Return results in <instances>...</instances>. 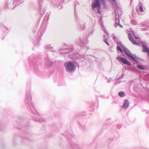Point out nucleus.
<instances>
[{"mask_svg":"<svg viewBox=\"0 0 149 149\" xmlns=\"http://www.w3.org/2000/svg\"><path fill=\"white\" fill-rule=\"evenodd\" d=\"M122 14V10L121 8H117L115 12L112 14V16L115 17V27L118 26H120V27L122 28L123 26L120 24V17Z\"/></svg>","mask_w":149,"mask_h":149,"instance_id":"1","label":"nucleus"},{"mask_svg":"<svg viewBox=\"0 0 149 149\" xmlns=\"http://www.w3.org/2000/svg\"><path fill=\"white\" fill-rule=\"evenodd\" d=\"M50 15V13H47L45 16L44 18L43 22L42 24V26L40 29H38V31L37 33V37H41L46 27L45 28L43 27V25L44 24H46L47 23V22L49 18V16Z\"/></svg>","mask_w":149,"mask_h":149,"instance_id":"2","label":"nucleus"},{"mask_svg":"<svg viewBox=\"0 0 149 149\" xmlns=\"http://www.w3.org/2000/svg\"><path fill=\"white\" fill-rule=\"evenodd\" d=\"M64 65L67 71L70 72L75 70V66L71 62H66L64 63Z\"/></svg>","mask_w":149,"mask_h":149,"instance_id":"3","label":"nucleus"},{"mask_svg":"<svg viewBox=\"0 0 149 149\" xmlns=\"http://www.w3.org/2000/svg\"><path fill=\"white\" fill-rule=\"evenodd\" d=\"M96 7L97 8V12L100 14L101 13L100 10L101 9V4L99 0H95V2L93 3L92 5V8L93 10Z\"/></svg>","mask_w":149,"mask_h":149,"instance_id":"4","label":"nucleus"},{"mask_svg":"<svg viewBox=\"0 0 149 149\" xmlns=\"http://www.w3.org/2000/svg\"><path fill=\"white\" fill-rule=\"evenodd\" d=\"M140 27H143L140 29L141 31H147L148 29V27L149 26V22H143L139 24Z\"/></svg>","mask_w":149,"mask_h":149,"instance_id":"5","label":"nucleus"},{"mask_svg":"<svg viewBox=\"0 0 149 149\" xmlns=\"http://www.w3.org/2000/svg\"><path fill=\"white\" fill-rule=\"evenodd\" d=\"M125 52L126 54L129 57H130L134 61H137V57L134 55L132 54L127 49L125 50Z\"/></svg>","mask_w":149,"mask_h":149,"instance_id":"6","label":"nucleus"},{"mask_svg":"<svg viewBox=\"0 0 149 149\" xmlns=\"http://www.w3.org/2000/svg\"><path fill=\"white\" fill-rule=\"evenodd\" d=\"M139 7V12H138V13L140 15L142 14V12L144 11L143 9V3L141 2H139V6H138Z\"/></svg>","mask_w":149,"mask_h":149,"instance_id":"7","label":"nucleus"},{"mask_svg":"<svg viewBox=\"0 0 149 149\" xmlns=\"http://www.w3.org/2000/svg\"><path fill=\"white\" fill-rule=\"evenodd\" d=\"M78 25V28L81 31H83L85 29L86 26L84 22H80Z\"/></svg>","mask_w":149,"mask_h":149,"instance_id":"8","label":"nucleus"},{"mask_svg":"<svg viewBox=\"0 0 149 149\" xmlns=\"http://www.w3.org/2000/svg\"><path fill=\"white\" fill-rule=\"evenodd\" d=\"M38 11L41 15H43L45 12V10L42 5L39 6Z\"/></svg>","mask_w":149,"mask_h":149,"instance_id":"9","label":"nucleus"},{"mask_svg":"<svg viewBox=\"0 0 149 149\" xmlns=\"http://www.w3.org/2000/svg\"><path fill=\"white\" fill-rule=\"evenodd\" d=\"M120 61L122 63L125 65H131L130 62L128 61L125 58L123 57L121 58Z\"/></svg>","mask_w":149,"mask_h":149,"instance_id":"10","label":"nucleus"},{"mask_svg":"<svg viewBox=\"0 0 149 149\" xmlns=\"http://www.w3.org/2000/svg\"><path fill=\"white\" fill-rule=\"evenodd\" d=\"M141 45H142V47H143V52H146L149 55V49L143 44H142Z\"/></svg>","mask_w":149,"mask_h":149,"instance_id":"11","label":"nucleus"},{"mask_svg":"<svg viewBox=\"0 0 149 149\" xmlns=\"http://www.w3.org/2000/svg\"><path fill=\"white\" fill-rule=\"evenodd\" d=\"M22 0H14L13 3V5L16 4V5H18L22 2Z\"/></svg>","mask_w":149,"mask_h":149,"instance_id":"12","label":"nucleus"},{"mask_svg":"<svg viewBox=\"0 0 149 149\" xmlns=\"http://www.w3.org/2000/svg\"><path fill=\"white\" fill-rule=\"evenodd\" d=\"M56 3H54L53 6L56 8L58 7L60 4L61 2L60 1L58 0H57V1H55Z\"/></svg>","mask_w":149,"mask_h":149,"instance_id":"13","label":"nucleus"},{"mask_svg":"<svg viewBox=\"0 0 149 149\" xmlns=\"http://www.w3.org/2000/svg\"><path fill=\"white\" fill-rule=\"evenodd\" d=\"M11 0H7V5H8V6L11 9H13L14 8L15 6L16 5L14 6V7L13 8H12L10 5V4L11 3Z\"/></svg>","mask_w":149,"mask_h":149,"instance_id":"14","label":"nucleus"},{"mask_svg":"<svg viewBox=\"0 0 149 149\" xmlns=\"http://www.w3.org/2000/svg\"><path fill=\"white\" fill-rule=\"evenodd\" d=\"M129 105V103L127 100H125V102L123 105V107L124 109L127 108L128 106Z\"/></svg>","mask_w":149,"mask_h":149,"instance_id":"15","label":"nucleus"},{"mask_svg":"<svg viewBox=\"0 0 149 149\" xmlns=\"http://www.w3.org/2000/svg\"><path fill=\"white\" fill-rule=\"evenodd\" d=\"M129 39L132 42L133 44L136 45L137 46L139 45V43L135 42L132 38H129Z\"/></svg>","mask_w":149,"mask_h":149,"instance_id":"16","label":"nucleus"},{"mask_svg":"<svg viewBox=\"0 0 149 149\" xmlns=\"http://www.w3.org/2000/svg\"><path fill=\"white\" fill-rule=\"evenodd\" d=\"M103 5V7L105 8H107V5L105 0H100Z\"/></svg>","mask_w":149,"mask_h":149,"instance_id":"17","label":"nucleus"},{"mask_svg":"<svg viewBox=\"0 0 149 149\" xmlns=\"http://www.w3.org/2000/svg\"><path fill=\"white\" fill-rule=\"evenodd\" d=\"M3 30L6 32H9L10 30V28L6 26H3Z\"/></svg>","mask_w":149,"mask_h":149,"instance_id":"18","label":"nucleus"},{"mask_svg":"<svg viewBox=\"0 0 149 149\" xmlns=\"http://www.w3.org/2000/svg\"><path fill=\"white\" fill-rule=\"evenodd\" d=\"M99 24L101 25L102 29H103V28H104V27L103 25V23L102 22V18H100L99 19Z\"/></svg>","mask_w":149,"mask_h":149,"instance_id":"19","label":"nucleus"},{"mask_svg":"<svg viewBox=\"0 0 149 149\" xmlns=\"http://www.w3.org/2000/svg\"><path fill=\"white\" fill-rule=\"evenodd\" d=\"M131 23L134 25H136L138 24L137 21L135 20H132L131 21Z\"/></svg>","mask_w":149,"mask_h":149,"instance_id":"20","label":"nucleus"},{"mask_svg":"<svg viewBox=\"0 0 149 149\" xmlns=\"http://www.w3.org/2000/svg\"><path fill=\"white\" fill-rule=\"evenodd\" d=\"M137 67L140 70H144L146 69L144 67L141 65H138L137 66Z\"/></svg>","mask_w":149,"mask_h":149,"instance_id":"21","label":"nucleus"},{"mask_svg":"<svg viewBox=\"0 0 149 149\" xmlns=\"http://www.w3.org/2000/svg\"><path fill=\"white\" fill-rule=\"evenodd\" d=\"M134 32L132 31H131L130 33H128V37H132V34H134Z\"/></svg>","mask_w":149,"mask_h":149,"instance_id":"22","label":"nucleus"},{"mask_svg":"<svg viewBox=\"0 0 149 149\" xmlns=\"http://www.w3.org/2000/svg\"><path fill=\"white\" fill-rule=\"evenodd\" d=\"M124 95V93L122 92H120L118 93V95L120 97H123Z\"/></svg>","mask_w":149,"mask_h":149,"instance_id":"23","label":"nucleus"},{"mask_svg":"<svg viewBox=\"0 0 149 149\" xmlns=\"http://www.w3.org/2000/svg\"><path fill=\"white\" fill-rule=\"evenodd\" d=\"M117 49L118 50L120 51L121 52H122L123 51V50H122V49L120 47H117Z\"/></svg>","mask_w":149,"mask_h":149,"instance_id":"24","label":"nucleus"},{"mask_svg":"<svg viewBox=\"0 0 149 149\" xmlns=\"http://www.w3.org/2000/svg\"><path fill=\"white\" fill-rule=\"evenodd\" d=\"M110 1L111 3H116V0H109Z\"/></svg>","mask_w":149,"mask_h":149,"instance_id":"25","label":"nucleus"},{"mask_svg":"<svg viewBox=\"0 0 149 149\" xmlns=\"http://www.w3.org/2000/svg\"><path fill=\"white\" fill-rule=\"evenodd\" d=\"M37 29H38L37 26H36L35 28H34V29L33 30V32H35L36 31V30H37Z\"/></svg>","mask_w":149,"mask_h":149,"instance_id":"26","label":"nucleus"},{"mask_svg":"<svg viewBox=\"0 0 149 149\" xmlns=\"http://www.w3.org/2000/svg\"><path fill=\"white\" fill-rule=\"evenodd\" d=\"M104 41L108 45H109V44L106 40H104Z\"/></svg>","mask_w":149,"mask_h":149,"instance_id":"27","label":"nucleus"},{"mask_svg":"<svg viewBox=\"0 0 149 149\" xmlns=\"http://www.w3.org/2000/svg\"><path fill=\"white\" fill-rule=\"evenodd\" d=\"M105 34L106 35H107V36H109V33L107 32H105Z\"/></svg>","mask_w":149,"mask_h":149,"instance_id":"28","label":"nucleus"},{"mask_svg":"<svg viewBox=\"0 0 149 149\" xmlns=\"http://www.w3.org/2000/svg\"><path fill=\"white\" fill-rule=\"evenodd\" d=\"M134 37L136 38V37H138L136 36H134Z\"/></svg>","mask_w":149,"mask_h":149,"instance_id":"29","label":"nucleus"},{"mask_svg":"<svg viewBox=\"0 0 149 149\" xmlns=\"http://www.w3.org/2000/svg\"><path fill=\"white\" fill-rule=\"evenodd\" d=\"M113 37L114 38V37H115V36H114Z\"/></svg>","mask_w":149,"mask_h":149,"instance_id":"30","label":"nucleus"},{"mask_svg":"<svg viewBox=\"0 0 149 149\" xmlns=\"http://www.w3.org/2000/svg\"><path fill=\"white\" fill-rule=\"evenodd\" d=\"M105 35L104 34V36H105Z\"/></svg>","mask_w":149,"mask_h":149,"instance_id":"31","label":"nucleus"}]
</instances>
